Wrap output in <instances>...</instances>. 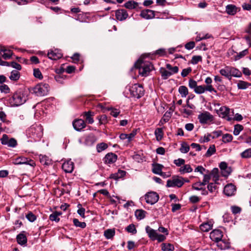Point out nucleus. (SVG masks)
Listing matches in <instances>:
<instances>
[{
  "mask_svg": "<svg viewBox=\"0 0 251 251\" xmlns=\"http://www.w3.org/2000/svg\"><path fill=\"white\" fill-rule=\"evenodd\" d=\"M29 92L23 89H20L16 91L8 100L11 106H20L25 103L28 100Z\"/></svg>",
  "mask_w": 251,
  "mask_h": 251,
  "instance_id": "f257e3e1",
  "label": "nucleus"
},
{
  "mask_svg": "<svg viewBox=\"0 0 251 251\" xmlns=\"http://www.w3.org/2000/svg\"><path fill=\"white\" fill-rule=\"evenodd\" d=\"M135 68L139 70V73L143 76H147L153 67L151 62L139 59L134 64Z\"/></svg>",
  "mask_w": 251,
  "mask_h": 251,
  "instance_id": "f03ea898",
  "label": "nucleus"
},
{
  "mask_svg": "<svg viewBox=\"0 0 251 251\" xmlns=\"http://www.w3.org/2000/svg\"><path fill=\"white\" fill-rule=\"evenodd\" d=\"M28 134L35 140H39L43 136V128L41 125H33L28 129Z\"/></svg>",
  "mask_w": 251,
  "mask_h": 251,
  "instance_id": "7ed1b4c3",
  "label": "nucleus"
},
{
  "mask_svg": "<svg viewBox=\"0 0 251 251\" xmlns=\"http://www.w3.org/2000/svg\"><path fill=\"white\" fill-rule=\"evenodd\" d=\"M145 230L149 237L152 241L156 240L158 242H161L166 239L165 235L159 234L157 230L152 229L149 226H146Z\"/></svg>",
  "mask_w": 251,
  "mask_h": 251,
  "instance_id": "20e7f679",
  "label": "nucleus"
},
{
  "mask_svg": "<svg viewBox=\"0 0 251 251\" xmlns=\"http://www.w3.org/2000/svg\"><path fill=\"white\" fill-rule=\"evenodd\" d=\"M49 90V85L46 83H39L32 89V93L37 96L46 95Z\"/></svg>",
  "mask_w": 251,
  "mask_h": 251,
  "instance_id": "39448f33",
  "label": "nucleus"
},
{
  "mask_svg": "<svg viewBox=\"0 0 251 251\" xmlns=\"http://www.w3.org/2000/svg\"><path fill=\"white\" fill-rule=\"evenodd\" d=\"M131 95L136 98L139 99L144 94V90L142 85L134 84L130 88Z\"/></svg>",
  "mask_w": 251,
  "mask_h": 251,
  "instance_id": "423d86ee",
  "label": "nucleus"
},
{
  "mask_svg": "<svg viewBox=\"0 0 251 251\" xmlns=\"http://www.w3.org/2000/svg\"><path fill=\"white\" fill-rule=\"evenodd\" d=\"M184 183V179L180 176H174L167 181L166 186L168 187H181Z\"/></svg>",
  "mask_w": 251,
  "mask_h": 251,
  "instance_id": "0eeeda50",
  "label": "nucleus"
},
{
  "mask_svg": "<svg viewBox=\"0 0 251 251\" xmlns=\"http://www.w3.org/2000/svg\"><path fill=\"white\" fill-rule=\"evenodd\" d=\"M199 122L201 124H208L214 120L213 116L208 111L201 113L198 117Z\"/></svg>",
  "mask_w": 251,
  "mask_h": 251,
  "instance_id": "6e6552de",
  "label": "nucleus"
},
{
  "mask_svg": "<svg viewBox=\"0 0 251 251\" xmlns=\"http://www.w3.org/2000/svg\"><path fill=\"white\" fill-rule=\"evenodd\" d=\"M230 109L226 106H222L219 109L216 110V113L223 118H225L228 121L232 120V117L230 116Z\"/></svg>",
  "mask_w": 251,
  "mask_h": 251,
  "instance_id": "1a4fd4ad",
  "label": "nucleus"
},
{
  "mask_svg": "<svg viewBox=\"0 0 251 251\" xmlns=\"http://www.w3.org/2000/svg\"><path fill=\"white\" fill-rule=\"evenodd\" d=\"M145 199L147 203L152 205L158 201L159 195L155 192H150L145 195Z\"/></svg>",
  "mask_w": 251,
  "mask_h": 251,
  "instance_id": "9d476101",
  "label": "nucleus"
},
{
  "mask_svg": "<svg viewBox=\"0 0 251 251\" xmlns=\"http://www.w3.org/2000/svg\"><path fill=\"white\" fill-rule=\"evenodd\" d=\"M13 163L15 165L28 164L31 166L35 165V163L33 160H29L27 158L22 156L14 159Z\"/></svg>",
  "mask_w": 251,
  "mask_h": 251,
  "instance_id": "9b49d317",
  "label": "nucleus"
},
{
  "mask_svg": "<svg viewBox=\"0 0 251 251\" xmlns=\"http://www.w3.org/2000/svg\"><path fill=\"white\" fill-rule=\"evenodd\" d=\"M115 17L117 20L123 21L126 20L128 17L127 11L124 9H120L115 11Z\"/></svg>",
  "mask_w": 251,
  "mask_h": 251,
  "instance_id": "f8f14e48",
  "label": "nucleus"
},
{
  "mask_svg": "<svg viewBox=\"0 0 251 251\" xmlns=\"http://www.w3.org/2000/svg\"><path fill=\"white\" fill-rule=\"evenodd\" d=\"M223 237V234L221 230L219 229H215L211 231L210 233V239L214 241L217 242L221 240Z\"/></svg>",
  "mask_w": 251,
  "mask_h": 251,
  "instance_id": "ddd939ff",
  "label": "nucleus"
},
{
  "mask_svg": "<svg viewBox=\"0 0 251 251\" xmlns=\"http://www.w3.org/2000/svg\"><path fill=\"white\" fill-rule=\"evenodd\" d=\"M63 54L61 52L57 49L50 50L48 53L49 58L51 60H57L61 58Z\"/></svg>",
  "mask_w": 251,
  "mask_h": 251,
  "instance_id": "4468645a",
  "label": "nucleus"
},
{
  "mask_svg": "<svg viewBox=\"0 0 251 251\" xmlns=\"http://www.w3.org/2000/svg\"><path fill=\"white\" fill-rule=\"evenodd\" d=\"M236 190V187L232 184H228L225 186L224 193L227 196H232L235 194Z\"/></svg>",
  "mask_w": 251,
  "mask_h": 251,
  "instance_id": "2eb2a0df",
  "label": "nucleus"
},
{
  "mask_svg": "<svg viewBox=\"0 0 251 251\" xmlns=\"http://www.w3.org/2000/svg\"><path fill=\"white\" fill-rule=\"evenodd\" d=\"M117 155L112 152L108 153L103 158L105 163L107 164H113L117 160Z\"/></svg>",
  "mask_w": 251,
  "mask_h": 251,
  "instance_id": "dca6fc26",
  "label": "nucleus"
},
{
  "mask_svg": "<svg viewBox=\"0 0 251 251\" xmlns=\"http://www.w3.org/2000/svg\"><path fill=\"white\" fill-rule=\"evenodd\" d=\"M62 168L66 173H72L74 168V163L71 160H67L62 164Z\"/></svg>",
  "mask_w": 251,
  "mask_h": 251,
  "instance_id": "f3484780",
  "label": "nucleus"
},
{
  "mask_svg": "<svg viewBox=\"0 0 251 251\" xmlns=\"http://www.w3.org/2000/svg\"><path fill=\"white\" fill-rule=\"evenodd\" d=\"M73 125L74 128L77 131H80L86 126L84 121L82 119L75 120L73 123Z\"/></svg>",
  "mask_w": 251,
  "mask_h": 251,
  "instance_id": "a211bd4d",
  "label": "nucleus"
},
{
  "mask_svg": "<svg viewBox=\"0 0 251 251\" xmlns=\"http://www.w3.org/2000/svg\"><path fill=\"white\" fill-rule=\"evenodd\" d=\"M0 54L4 59H8L12 56V52L10 50H7L4 46H0Z\"/></svg>",
  "mask_w": 251,
  "mask_h": 251,
  "instance_id": "6ab92c4d",
  "label": "nucleus"
},
{
  "mask_svg": "<svg viewBox=\"0 0 251 251\" xmlns=\"http://www.w3.org/2000/svg\"><path fill=\"white\" fill-rule=\"evenodd\" d=\"M140 16L146 19H151L155 17L154 11L150 9L142 10L141 12Z\"/></svg>",
  "mask_w": 251,
  "mask_h": 251,
  "instance_id": "aec40b11",
  "label": "nucleus"
},
{
  "mask_svg": "<svg viewBox=\"0 0 251 251\" xmlns=\"http://www.w3.org/2000/svg\"><path fill=\"white\" fill-rule=\"evenodd\" d=\"M16 239L19 244L22 246L26 245L27 243V238L23 232L20 233L17 235Z\"/></svg>",
  "mask_w": 251,
  "mask_h": 251,
  "instance_id": "412c9836",
  "label": "nucleus"
},
{
  "mask_svg": "<svg viewBox=\"0 0 251 251\" xmlns=\"http://www.w3.org/2000/svg\"><path fill=\"white\" fill-rule=\"evenodd\" d=\"M82 115L85 117V120L88 124H92L94 123V120L93 117L94 115V113L90 111L87 112H84L83 113Z\"/></svg>",
  "mask_w": 251,
  "mask_h": 251,
  "instance_id": "4be33fe9",
  "label": "nucleus"
},
{
  "mask_svg": "<svg viewBox=\"0 0 251 251\" xmlns=\"http://www.w3.org/2000/svg\"><path fill=\"white\" fill-rule=\"evenodd\" d=\"M96 141V138L94 135L90 134L85 137V144L87 146L92 145Z\"/></svg>",
  "mask_w": 251,
  "mask_h": 251,
  "instance_id": "5701e85b",
  "label": "nucleus"
},
{
  "mask_svg": "<svg viewBox=\"0 0 251 251\" xmlns=\"http://www.w3.org/2000/svg\"><path fill=\"white\" fill-rule=\"evenodd\" d=\"M152 166V171L154 174L159 175L162 172V170L163 168L162 165L158 163H153Z\"/></svg>",
  "mask_w": 251,
  "mask_h": 251,
  "instance_id": "b1692460",
  "label": "nucleus"
},
{
  "mask_svg": "<svg viewBox=\"0 0 251 251\" xmlns=\"http://www.w3.org/2000/svg\"><path fill=\"white\" fill-rule=\"evenodd\" d=\"M226 13L230 15H234L237 12V7L232 4H228L226 6Z\"/></svg>",
  "mask_w": 251,
  "mask_h": 251,
  "instance_id": "393cba45",
  "label": "nucleus"
},
{
  "mask_svg": "<svg viewBox=\"0 0 251 251\" xmlns=\"http://www.w3.org/2000/svg\"><path fill=\"white\" fill-rule=\"evenodd\" d=\"M146 214L147 212L142 209H137L135 212V216L139 220L143 219L145 217Z\"/></svg>",
  "mask_w": 251,
  "mask_h": 251,
  "instance_id": "a878e982",
  "label": "nucleus"
},
{
  "mask_svg": "<svg viewBox=\"0 0 251 251\" xmlns=\"http://www.w3.org/2000/svg\"><path fill=\"white\" fill-rule=\"evenodd\" d=\"M229 70L230 78L231 76L239 77L242 75L241 72L236 68L229 66Z\"/></svg>",
  "mask_w": 251,
  "mask_h": 251,
  "instance_id": "bb28decb",
  "label": "nucleus"
},
{
  "mask_svg": "<svg viewBox=\"0 0 251 251\" xmlns=\"http://www.w3.org/2000/svg\"><path fill=\"white\" fill-rule=\"evenodd\" d=\"M212 227V225L209 222L204 223L200 226V229L203 232H208Z\"/></svg>",
  "mask_w": 251,
  "mask_h": 251,
  "instance_id": "cd10ccee",
  "label": "nucleus"
},
{
  "mask_svg": "<svg viewBox=\"0 0 251 251\" xmlns=\"http://www.w3.org/2000/svg\"><path fill=\"white\" fill-rule=\"evenodd\" d=\"M115 234V230L114 229H108L104 232V236L107 239L113 238Z\"/></svg>",
  "mask_w": 251,
  "mask_h": 251,
  "instance_id": "c85d7f7f",
  "label": "nucleus"
},
{
  "mask_svg": "<svg viewBox=\"0 0 251 251\" xmlns=\"http://www.w3.org/2000/svg\"><path fill=\"white\" fill-rule=\"evenodd\" d=\"M192 171V168L189 164L184 165L183 166L181 167L179 170V172L181 174L191 173Z\"/></svg>",
  "mask_w": 251,
  "mask_h": 251,
  "instance_id": "c756f323",
  "label": "nucleus"
},
{
  "mask_svg": "<svg viewBox=\"0 0 251 251\" xmlns=\"http://www.w3.org/2000/svg\"><path fill=\"white\" fill-rule=\"evenodd\" d=\"M216 243L217 246L221 250H226L229 247L228 243L222 240V239Z\"/></svg>",
  "mask_w": 251,
  "mask_h": 251,
  "instance_id": "7c9ffc66",
  "label": "nucleus"
},
{
  "mask_svg": "<svg viewBox=\"0 0 251 251\" xmlns=\"http://www.w3.org/2000/svg\"><path fill=\"white\" fill-rule=\"evenodd\" d=\"M138 5V3L133 0H130L126 2L124 6L128 9H135Z\"/></svg>",
  "mask_w": 251,
  "mask_h": 251,
  "instance_id": "2f4dec72",
  "label": "nucleus"
},
{
  "mask_svg": "<svg viewBox=\"0 0 251 251\" xmlns=\"http://www.w3.org/2000/svg\"><path fill=\"white\" fill-rule=\"evenodd\" d=\"M229 66H226L224 69L220 70V73L223 76L230 79Z\"/></svg>",
  "mask_w": 251,
  "mask_h": 251,
  "instance_id": "473e14b6",
  "label": "nucleus"
},
{
  "mask_svg": "<svg viewBox=\"0 0 251 251\" xmlns=\"http://www.w3.org/2000/svg\"><path fill=\"white\" fill-rule=\"evenodd\" d=\"M178 92L182 98H185L188 94V89L185 86H180L178 88Z\"/></svg>",
  "mask_w": 251,
  "mask_h": 251,
  "instance_id": "72a5a7b5",
  "label": "nucleus"
},
{
  "mask_svg": "<svg viewBox=\"0 0 251 251\" xmlns=\"http://www.w3.org/2000/svg\"><path fill=\"white\" fill-rule=\"evenodd\" d=\"M20 76V73L17 70H13L11 72V75L9 77L11 80L17 81L19 79Z\"/></svg>",
  "mask_w": 251,
  "mask_h": 251,
  "instance_id": "f704fd0d",
  "label": "nucleus"
},
{
  "mask_svg": "<svg viewBox=\"0 0 251 251\" xmlns=\"http://www.w3.org/2000/svg\"><path fill=\"white\" fill-rule=\"evenodd\" d=\"M219 170L217 168H214L211 172V173L209 175H210V177H213V180L215 181V183H217V181L219 180Z\"/></svg>",
  "mask_w": 251,
  "mask_h": 251,
  "instance_id": "c9c22d12",
  "label": "nucleus"
},
{
  "mask_svg": "<svg viewBox=\"0 0 251 251\" xmlns=\"http://www.w3.org/2000/svg\"><path fill=\"white\" fill-rule=\"evenodd\" d=\"M154 134L156 140L158 141H160L163 136V132L161 128H157L155 129Z\"/></svg>",
  "mask_w": 251,
  "mask_h": 251,
  "instance_id": "e433bc0d",
  "label": "nucleus"
},
{
  "mask_svg": "<svg viewBox=\"0 0 251 251\" xmlns=\"http://www.w3.org/2000/svg\"><path fill=\"white\" fill-rule=\"evenodd\" d=\"M61 215V213L58 212H54L52 213L50 216V220L52 221H55L56 222H58L60 220V218L59 216Z\"/></svg>",
  "mask_w": 251,
  "mask_h": 251,
  "instance_id": "4c0bfd02",
  "label": "nucleus"
},
{
  "mask_svg": "<svg viewBox=\"0 0 251 251\" xmlns=\"http://www.w3.org/2000/svg\"><path fill=\"white\" fill-rule=\"evenodd\" d=\"M126 172L125 171L119 170L117 173L112 174L111 177L115 179H118L126 175Z\"/></svg>",
  "mask_w": 251,
  "mask_h": 251,
  "instance_id": "58836bf2",
  "label": "nucleus"
},
{
  "mask_svg": "<svg viewBox=\"0 0 251 251\" xmlns=\"http://www.w3.org/2000/svg\"><path fill=\"white\" fill-rule=\"evenodd\" d=\"M240 156L242 158H251V148L245 150L241 153Z\"/></svg>",
  "mask_w": 251,
  "mask_h": 251,
  "instance_id": "ea45409f",
  "label": "nucleus"
},
{
  "mask_svg": "<svg viewBox=\"0 0 251 251\" xmlns=\"http://www.w3.org/2000/svg\"><path fill=\"white\" fill-rule=\"evenodd\" d=\"M251 84L246 81L240 80L237 83V87L239 89H245Z\"/></svg>",
  "mask_w": 251,
  "mask_h": 251,
  "instance_id": "a19ab883",
  "label": "nucleus"
},
{
  "mask_svg": "<svg viewBox=\"0 0 251 251\" xmlns=\"http://www.w3.org/2000/svg\"><path fill=\"white\" fill-rule=\"evenodd\" d=\"M216 152L215 146L214 145H211L207 151L205 156L206 157H210Z\"/></svg>",
  "mask_w": 251,
  "mask_h": 251,
  "instance_id": "79ce46f5",
  "label": "nucleus"
},
{
  "mask_svg": "<svg viewBox=\"0 0 251 251\" xmlns=\"http://www.w3.org/2000/svg\"><path fill=\"white\" fill-rule=\"evenodd\" d=\"M232 139L233 137L232 135L228 133L224 134L222 136V141L225 143L230 142L232 140Z\"/></svg>",
  "mask_w": 251,
  "mask_h": 251,
  "instance_id": "37998d69",
  "label": "nucleus"
},
{
  "mask_svg": "<svg viewBox=\"0 0 251 251\" xmlns=\"http://www.w3.org/2000/svg\"><path fill=\"white\" fill-rule=\"evenodd\" d=\"M40 162L44 165H48L50 164V160L46 155L40 156Z\"/></svg>",
  "mask_w": 251,
  "mask_h": 251,
  "instance_id": "c03bdc74",
  "label": "nucleus"
},
{
  "mask_svg": "<svg viewBox=\"0 0 251 251\" xmlns=\"http://www.w3.org/2000/svg\"><path fill=\"white\" fill-rule=\"evenodd\" d=\"M108 147L107 145L104 143H101L97 145V150L98 152H100L102 151L106 150Z\"/></svg>",
  "mask_w": 251,
  "mask_h": 251,
  "instance_id": "a18cd8bd",
  "label": "nucleus"
},
{
  "mask_svg": "<svg viewBox=\"0 0 251 251\" xmlns=\"http://www.w3.org/2000/svg\"><path fill=\"white\" fill-rule=\"evenodd\" d=\"M73 223L75 226L80 227L82 228H85L86 226V224L85 222H80L77 219H74Z\"/></svg>",
  "mask_w": 251,
  "mask_h": 251,
  "instance_id": "49530a36",
  "label": "nucleus"
},
{
  "mask_svg": "<svg viewBox=\"0 0 251 251\" xmlns=\"http://www.w3.org/2000/svg\"><path fill=\"white\" fill-rule=\"evenodd\" d=\"M189 150L190 147L186 143L184 142L181 144L180 151L182 153H186L189 151Z\"/></svg>",
  "mask_w": 251,
  "mask_h": 251,
  "instance_id": "de8ad7c7",
  "label": "nucleus"
},
{
  "mask_svg": "<svg viewBox=\"0 0 251 251\" xmlns=\"http://www.w3.org/2000/svg\"><path fill=\"white\" fill-rule=\"evenodd\" d=\"M166 68L170 70L172 75L176 74L178 72V68L177 66L172 67L170 64L166 65Z\"/></svg>",
  "mask_w": 251,
  "mask_h": 251,
  "instance_id": "09e8293b",
  "label": "nucleus"
},
{
  "mask_svg": "<svg viewBox=\"0 0 251 251\" xmlns=\"http://www.w3.org/2000/svg\"><path fill=\"white\" fill-rule=\"evenodd\" d=\"M174 248L173 245L171 244L163 243L162 244V250L163 251H170Z\"/></svg>",
  "mask_w": 251,
  "mask_h": 251,
  "instance_id": "8fccbe9b",
  "label": "nucleus"
},
{
  "mask_svg": "<svg viewBox=\"0 0 251 251\" xmlns=\"http://www.w3.org/2000/svg\"><path fill=\"white\" fill-rule=\"evenodd\" d=\"M160 72L162 78L165 79H167L172 75L170 71H168L165 69H161Z\"/></svg>",
  "mask_w": 251,
  "mask_h": 251,
  "instance_id": "3c124183",
  "label": "nucleus"
},
{
  "mask_svg": "<svg viewBox=\"0 0 251 251\" xmlns=\"http://www.w3.org/2000/svg\"><path fill=\"white\" fill-rule=\"evenodd\" d=\"M243 129V127L242 125L237 124L234 126L233 134L237 136L239 134L240 132Z\"/></svg>",
  "mask_w": 251,
  "mask_h": 251,
  "instance_id": "603ef678",
  "label": "nucleus"
},
{
  "mask_svg": "<svg viewBox=\"0 0 251 251\" xmlns=\"http://www.w3.org/2000/svg\"><path fill=\"white\" fill-rule=\"evenodd\" d=\"M210 179V175H204L203 176V179L202 182H197V185L198 184L199 185H202V186L205 185L207 183H208L209 182Z\"/></svg>",
  "mask_w": 251,
  "mask_h": 251,
  "instance_id": "864d4df0",
  "label": "nucleus"
},
{
  "mask_svg": "<svg viewBox=\"0 0 251 251\" xmlns=\"http://www.w3.org/2000/svg\"><path fill=\"white\" fill-rule=\"evenodd\" d=\"M126 230L127 232L132 234H135L137 232L135 226L134 224H130L126 227Z\"/></svg>",
  "mask_w": 251,
  "mask_h": 251,
  "instance_id": "5fc2aeb1",
  "label": "nucleus"
},
{
  "mask_svg": "<svg viewBox=\"0 0 251 251\" xmlns=\"http://www.w3.org/2000/svg\"><path fill=\"white\" fill-rule=\"evenodd\" d=\"M0 91L1 93L7 94L10 92V89L7 85L1 84H0Z\"/></svg>",
  "mask_w": 251,
  "mask_h": 251,
  "instance_id": "6e6d98bb",
  "label": "nucleus"
},
{
  "mask_svg": "<svg viewBox=\"0 0 251 251\" xmlns=\"http://www.w3.org/2000/svg\"><path fill=\"white\" fill-rule=\"evenodd\" d=\"M25 217L30 222H33L36 220V216L31 212H29L26 215Z\"/></svg>",
  "mask_w": 251,
  "mask_h": 251,
  "instance_id": "4d7b16f0",
  "label": "nucleus"
},
{
  "mask_svg": "<svg viewBox=\"0 0 251 251\" xmlns=\"http://www.w3.org/2000/svg\"><path fill=\"white\" fill-rule=\"evenodd\" d=\"M194 92L197 94H201L205 92V86L203 85H199L195 89Z\"/></svg>",
  "mask_w": 251,
  "mask_h": 251,
  "instance_id": "13d9d810",
  "label": "nucleus"
},
{
  "mask_svg": "<svg viewBox=\"0 0 251 251\" xmlns=\"http://www.w3.org/2000/svg\"><path fill=\"white\" fill-rule=\"evenodd\" d=\"M188 86L194 90L195 91V89H196V87L198 86L197 85V82L196 81L193 79H190L188 82Z\"/></svg>",
  "mask_w": 251,
  "mask_h": 251,
  "instance_id": "bf43d9fd",
  "label": "nucleus"
},
{
  "mask_svg": "<svg viewBox=\"0 0 251 251\" xmlns=\"http://www.w3.org/2000/svg\"><path fill=\"white\" fill-rule=\"evenodd\" d=\"M33 75L36 78H39V79L43 78V75L39 69H34L33 70Z\"/></svg>",
  "mask_w": 251,
  "mask_h": 251,
  "instance_id": "052dcab7",
  "label": "nucleus"
},
{
  "mask_svg": "<svg viewBox=\"0 0 251 251\" xmlns=\"http://www.w3.org/2000/svg\"><path fill=\"white\" fill-rule=\"evenodd\" d=\"M202 57L200 55H195L192 57L191 59V63L193 64H197L199 62L201 61Z\"/></svg>",
  "mask_w": 251,
  "mask_h": 251,
  "instance_id": "680f3d73",
  "label": "nucleus"
},
{
  "mask_svg": "<svg viewBox=\"0 0 251 251\" xmlns=\"http://www.w3.org/2000/svg\"><path fill=\"white\" fill-rule=\"evenodd\" d=\"M17 145V141L14 138H11L9 140L8 144H6L8 147L14 148Z\"/></svg>",
  "mask_w": 251,
  "mask_h": 251,
  "instance_id": "e2e57ef3",
  "label": "nucleus"
},
{
  "mask_svg": "<svg viewBox=\"0 0 251 251\" xmlns=\"http://www.w3.org/2000/svg\"><path fill=\"white\" fill-rule=\"evenodd\" d=\"M248 53V50L247 49H246L241 52H239L238 54L237 55V56L235 57V60H238L240 58H242L244 56H245L246 54Z\"/></svg>",
  "mask_w": 251,
  "mask_h": 251,
  "instance_id": "0e129e2a",
  "label": "nucleus"
},
{
  "mask_svg": "<svg viewBox=\"0 0 251 251\" xmlns=\"http://www.w3.org/2000/svg\"><path fill=\"white\" fill-rule=\"evenodd\" d=\"M174 164L177 166H181L182 165H184L185 163V160L182 158H178L175 159L174 161Z\"/></svg>",
  "mask_w": 251,
  "mask_h": 251,
  "instance_id": "69168bd1",
  "label": "nucleus"
},
{
  "mask_svg": "<svg viewBox=\"0 0 251 251\" xmlns=\"http://www.w3.org/2000/svg\"><path fill=\"white\" fill-rule=\"evenodd\" d=\"M192 69L190 67L183 69L181 75L182 77H186L191 72Z\"/></svg>",
  "mask_w": 251,
  "mask_h": 251,
  "instance_id": "338daca9",
  "label": "nucleus"
},
{
  "mask_svg": "<svg viewBox=\"0 0 251 251\" xmlns=\"http://www.w3.org/2000/svg\"><path fill=\"white\" fill-rule=\"evenodd\" d=\"M110 110V114L114 117H117L120 113V111L116 108H111Z\"/></svg>",
  "mask_w": 251,
  "mask_h": 251,
  "instance_id": "774afa93",
  "label": "nucleus"
}]
</instances>
